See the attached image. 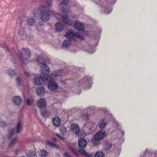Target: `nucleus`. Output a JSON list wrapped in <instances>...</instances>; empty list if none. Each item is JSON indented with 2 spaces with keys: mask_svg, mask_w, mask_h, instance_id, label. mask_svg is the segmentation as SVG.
Masks as SVG:
<instances>
[{
  "mask_svg": "<svg viewBox=\"0 0 157 157\" xmlns=\"http://www.w3.org/2000/svg\"><path fill=\"white\" fill-rule=\"evenodd\" d=\"M78 151L80 153L84 155L86 157H91V155L87 153L83 149H80L78 150Z\"/></svg>",
  "mask_w": 157,
  "mask_h": 157,
  "instance_id": "nucleus-26",
  "label": "nucleus"
},
{
  "mask_svg": "<svg viewBox=\"0 0 157 157\" xmlns=\"http://www.w3.org/2000/svg\"><path fill=\"white\" fill-rule=\"evenodd\" d=\"M39 9L40 11V18L43 21L47 22L50 19V16L53 15L59 20H61L66 25H71L73 23V21L69 19L67 15H59L55 12L50 10L46 6L41 5Z\"/></svg>",
  "mask_w": 157,
  "mask_h": 157,
  "instance_id": "nucleus-1",
  "label": "nucleus"
},
{
  "mask_svg": "<svg viewBox=\"0 0 157 157\" xmlns=\"http://www.w3.org/2000/svg\"><path fill=\"white\" fill-rule=\"evenodd\" d=\"M52 121L53 125L56 127H59L61 125V120L58 117H55L53 118Z\"/></svg>",
  "mask_w": 157,
  "mask_h": 157,
  "instance_id": "nucleus-12",
  "label": "nucleus"
},
{
  "mask_svg": "<svg viewBox=\"0 0 157 157\" xmlns=\"http://www.w3.org/2000/svg\"><path fill=\"white\" fill-rule=\"evenodd\" d=\"M74 27L78 30L83 31V34L84 35L86 34V32L83 31L84 29V26L82 23L76 21L74 23Z\"/></svg>",
  "mask_w": 157,
  "mask_h": 157,
  "instance_id": "nucleus-9",
  "label": "nucleus"
},
{
  "mask_svg": "<svg viewBox=\"0 0 157 157\" xmlns=\"http://www.w3.org/2000/svg\"><path fill=\"white\" fill-rule=\"evenodd\" d=\"M90 116L87 113L83 114L82 117V120L86 121V122L84 124V127L89 128L92 125V123L88 120Z\"/></svg>",
  "mask_w": 157,
  "mask_h": 157,
  "instance_id": "nucleus-8",
  "label": "nucleus"
},
{
  "mask_svg": "<svg viewBox=\"0 0 157 157\" xmlns=\"http://www.w3.org/2000/svg\"><path fill=\"white\" fill-rule=\"evenodd\" d=\"M16 80L17 84L18 86H20L21 85V78L19 77H17L16 78Z\"/></svg>",
  "mask_w": 157,
  "mask_h": 157,
  "instance_id": "nucleus-34",
  "label": "nucleus"
},
{
  "mask_svg": "<svg viewBox=\"0 0 157 157\" xmlns=\"http://www.w3.org/2000/svg\"><path fill=\"white\" fill-rule=\"evenodd\" d=\"M78 144L80 148L85 147L87 144L86 141L83 139H81L79 140Z\"/></svg>",
  "mask_w": 157,
  "mask_h": 157,
  "instance_id": "nucleus-17",
  "label": "nucleus"
},
{
  "mask_svg": "<svg viewBox=\"0 0 157 157\" xmlns=\"http://www.w3.org/2000/svg\"><path fill=\"white\" fill-rule=\"evenodd\" d=\"M67 38L69 40H72L75 38H78L82 40L84 39L82 35H81L78 33H75L72 30H70L66 35Z\"/></svg>",
  "mask_w": 157,
  "mask_h": 157,
  "instance_id": "nucleus-7",
  "label": "nucleus"
},
{
  "mask_svg": "<svg viewBox=\"0 0 157 157\" xmlns=\"http://www.w3.org/2000/svg\"><path fill=\"white\" fill-rule=\"evenodd\" d=\"M63 73V71L62 70H56L52 72V75L50 76L51 77H56L61 75Z\"/></svg>",
  "mask_w": 157,
  "mask_h": 157,
  "instance_id": "nucleus-16",
  "label": "nucleus"
},
{
  "mask_svg": "<svg viewBox=\"0 0 157 157\" xmlns=\"http://www.w3.org/2000/svg\"><path fill=\"white\" fill-rule=\"evenodd\" d=\"M7 75L11 77L14 76L15 75V71L11 68H10L7 70Z\"/></svg>",
  "mask_w": 157,
  "mask_h": 157,
  "instance_id": "nucleus-21",
  "label": "nucleus"
},
{
  "mask_svg": "<svg viewBox=\"0 0 157 157\" xmlns=\"http://www.w3.org/2000/svg\"><path fill=\"white\" fill-rule=\"evenodd\" d=\"M36 93L38 95L42 97L44 96L45 91L43 87H40L37 88Z\"/></svg>",
  "mask_w": 157,
  "mask_h": 157,
  "instance_id": "nucleus-13",
  "label": "nucleus"
},
{
  "mask_svg": "<svg viewBox=\"0 0 157 157\" xmlns=\"http://www.w3.org/2000/svg\"><path fill=\"white\" fill-rule=\"evenodd\" d=\"M95 52V50H94V49H93V50H92V51H91V52H89L90 53H93L94 52Z\"/></svg>",
  "mask_w": 157,
  "mask_h": 157,
  "instance_id": "nucleus-45",
  "label": "nucleus"
},
{
  "mask_svg": "<svg viewBox=\"0 0 157 157\" xmlns=\"http://www.w3.org/2000/svg\"><path fill=\"white\" fill-rule=\"evenodd\" d=\"M46 143L51 147H57L56 145L55 144L52 143V142L50 141H47Z\"/></svg>",
  "mask_w": 157,
  "mask_h": 157,
  "instance_id": "nucleus-32",
  "label": "nucleus"
},
{
  "mask_svg": "<svg viewBox=\"0 0 157 157\" xmlns=\"http://www.w3.org/2000/svg\"><path fill=\"white\" fill-rule=\"evenodd\" d=\"M71 131L76 135H78L80 132L79 126L76 124H73L71 126Z\"/></svg>",
  "mask_w": 157,
  "mask_h": 157,
  "instance_id": "nucleus-11",
  "label": "nucleus"
},
{
  "mask_svg": "<svg viewBox=\"0 0 157 157\" xmlns=\"http://www.w3.org/2000/svg\"><path fill=\"white\" fill-rule=\"evenodd\" d=\"M22 130V122L20 121H18L16 125L15 131L17 133H19L21 132Z\"/></svg>",
  "mask_w": 157,
  "mask_h": 157,
  "instance_id": "nucleus-15",
  "label": "nucleus"
},
{
  "mask_svg": "<svg viewBox=\"0 0 157 157\" xmlns=\"http://www.w3.org/2000/svg\"><path fill=\"white\" fill-rule=\"evenodd\" d=\"M56 135L58 138L62 140H64L65 139V138L59 134L56 133Z\"/></svg>",
  "mask_w": 157,
  "mask_h": 157,
  "instance_id": "nucleus-38",
  "label": "nucleus"
},
{
  "mask_svg": "<svg viewBox=\"0 0 157 157\" xmlns=\"http://www.w3.org/2000/svg\"><path fill=\"white\" fill-rule=\"evenodd\" d=\"M37 104L39 108L41 109L44 108L47 105L46 101L44 98L39 99L37 101Z\"/></svg>",
  "mask_w": 157,
  "mask_h": 157,
  "instance_id": "nucleus-10",
  "label": "nucleus"
},
{
  "mask_svg": "<svg viewBox=\"0 0 157 157\" xmlns=\"http://www.w3.org/2000/svg\"><path fill=\"white\" fill-rule=\"evenodd\" d=\"M41 113L42 116L44 117L48 116L50 115V112L46 109L42 110Z\"/></svg>",
  "mask_w": 157,
  "mask_h": 157,
  "instance_id": "nucleus-23",
  "label": "nucleus"
},
{
  "mask_svg": "<svg viewBox=\"0 0 157 157\" xmlns=\"http://www.w3.org/2000/svg\"><path fill=\"white\" fill-rule=\"evenodd\" d=\"M86 135V133L83 131V133H82V136H85Z\"/></svg>",
  "mask_w": 157,
  "mask_h": 157,
  "instance_id": "nucleus-46",
  "label": "nucleus"
},
{
  "mask_svg": "<svg viewBox=\"0 0 157 157\" xmlns=\"http://www.w3.org/2000/svg\"><path fill=\"white\" fill-rule=\"evenodd\" d=\"M14 132V129L13 128L10 130L9 132V137L10 138L13 134Z\"/></svg>",
  "mask_w": 157,
  "mask_h": 157,
  "instance_id": "nucleus-35",
  "label": "nucleus"
},
{
  "mask_svg": "<svg viewBox=\"0 0 157 157\" xmlns=\"http://www.w3.org/2000/svg\"><path fill=\"white\" fill-rule=\"evenodd\" d=\"M6 141L5 140L2 141V142L0 143V147L2 146L3 145H4Z\"/></svg>",
  "mask_w": 157,
  "mask_h": 157,
  "instance_id": "nucleus-42",
  "label": "nucleus"
},
{
  "mask_svg": "<svg viewBox=\"0 0 157 157\" xmlns=\"http://www.w3.org/2000/svg\"><path fill=\"white\" fill-rule=\"evenodd\" d=\"M38 62L42 64L40 67L41 75L39 77L36 76L34 78V83L36 85H39L44 84L45 81L48 80L47 79V75L49 72L48 67L45 63V59L42 56H40L38 59Z\"/></svg>",
  "mask_w": 157,
  "mask_h": 157,
  "instance_id": "nucleus-2",
  "label": "nucleus"
},
{
  "mask_svg": "<svg viewBox=\"0 0 157 157\" xmlns=\"http://www.w3.org/2000/svg\"><path fill=\"white\" fill-rule=\"evenodd\" d=\"M86 80L88 81V82L89 81H90L91 80V78L90 77H87L86 78Z\"/></svg>",
  "mask_w": 157,
  "mask_h": 157,
  "instance_id": "nucleus-43",
  "label": "nucleus"
},
{
  "mask_svg": "<svg viewBox=\"0 0 157 157\" xmlns=\"http://www.w3.org/2000/svg\"><path fill=\"white\" fill-rule=\"evenodd\" d=\"M17 137H15L11 140L9 144V147H13L15 146L17 143Z\"/></svg>",
  "mask_w": 157,
  "mask_h": 157,
  "instance_id": "nucleus-20",
  "label": "nucleus"
},
{
  "mask_svg": "<svg viewBox=\"0 0 157 157\" xmlns=\"http://www.w3.org/2000/svg\"><path fill=\"white\" fill-rule=\"evenodd\" d=\"M48 155V152L45 150L40 151V155L41 157H46Z\"/></svg>",
  "mask_w": 157,
  "mask_h": 157,
  "instance_id": "nucleus-22",
  "label": "nucleus"
},
{
  "mask_svg": "<svg viewBox=\"0 0 157 157\" xmlns=\"http://www.w3.org/2000/svg\"><path fill=\"white\" fill-rule=\"evenodd\" d=\"M13 103L16 105H19L22 102L21 98L18 96H16L13 97L12 98Z\"/></svg>",
  "mask_w": 157,
  "mask_h": 157,
  "instance_id": "nucleus-14",
  "label": "nucleus"
},
{
  "mask_svg": "<svg viewBox=\"0 0 157 157\" xmlns=\"http://www.w3.org/2000/svg\"><path fill=\"white\" fill-rule=\"evenodd\" d=\"M31 56V52L28 48H23L18 54L19 59L24 63L25 61H27Z\"/></svg>",
  "mask_w": 157,
  "mask_h": 157,
  "instance_id": "nucleus-3",
  "label": "nucleus"
},
{
  "mask_svg": "<svg viewBox=\"0 0 157 157\" xmlns=\"http://www.w3.org/2000/svg\"><path fill=\"white\" fill-rule=\"evenodd\" d=\"M120 132L121 133V135H124V132H123V131H122V130H121V131H120Z\"/></svg>",
  "mask_w": 157,
  "mask_h": 157,
  "instance_id": "nucleus-48",
  "label": "nucleus"
},
{
  "mask_svg": "<svg viewBox=\"0 0 157 157\" xmlns=\"http://www.w3.org/2000/svg\"><path fill=\"white\" fill-rule=\"evenodd\" d=\"M33 102V101L32 99L30 100L29 99H27V103L29 106L31 105Z\"/></svg>",
  "mask_w": 157,
  "mask_h": 157,
  "instance_id": "nucleus-37",
  "label": "nucleus"
},
{
  "mask_svg": "<svg viewBox=\"0 0 157 157\" xmlns=\"http://www.w3.org/2000/svg\"><path fill=\"white\" fill-rule=\"evenodd\" d=\"M19 33L20 35H23L25 33V31L24 30L21 29L19 30Z\"/></svg>",
  "mask_w": 157,
  "mask_h": 157,
  "instance_id": "nucleus-40",
  "label": "nucleus"
},
{
  "mask_svg": "<svg viewBox=\"0 0 157 157\" xmlns=\"http://www.w3.org/2000/svg\"><path fill=\"white\" fill-rule=\"evenodd\" d=\"M40 9L38 8H35L33 10V14L34 16L36 17L38 16L39 10Z\"/></svg>",
  "mask_w": 157,
  "mask_h": 157,
  "instance_id": "nucleus-27",
  "label": "nucleus"
},
{
  "mask_svg": "<svg viewBox=\"0 0 157 157\" xmlns=\"http://www.w3.org/2000/svg\"><path fill=\"white\" fill-rule=\"evenodd\" d=\"M27 155L28 157H33L36 154L34 151H30Z\"/></svg>",
  "mask_w": 157,
  "mask_h": 157,
  "instance_id": "nucleus-29",
  "label": "nucleus"
},
{
  "mask_svg": "<svg viewBox=\"0 0 157 157\" xmlns=\"http://www.w3.org/2000/svg\"><path fill=\"white\" fill-rule=\"evenodd\" d=\"M69 149L76 156H78V154L77 152L72 147H69Z\"/></svg>",
  "mask_w": 157,
  "mask_h": 157,
  "instance_id": "nucleus-31",
  "label": "nucleus"
},
{
  "mask_svg": "<svg viewBox=\"0 0 157 157\" xmlns=\"http://www.w3.org/2000/svg\"><path fill=\"white\" fill-rule=\"evenodd\" d=\"M24 73L26 76L28 77H29L30 74L28 72L26 71H25Z\"/></svg>",
  "mask_w": 157,
  "mask_h": 157,
  "instance_id": "nucleus-41",
  "label": "nucleus"
},
{
  "mask_svg": "<svg viewBox=\"0 0 157 157\" xmlns=\"http://www.w3.org/2000/svg\"><path fill=\"white\" fill-rule=\"evenodd\" d=\"M105 136V131H99L94 135V139L92 140L93 144L94 145L98 144L100 141L103 139Z\"/></svg>",
  "mask_w": 157,
  "mask_h": 157,
  "instance_id": "nucleus-4",
  "label": "nucleus"
},
{
  "mask_svg": "<svg viewBox=\"0 0 157 157\" xmlns=\"http://www.w3.org/2000/svg\"><path fill=\"white\" fill-rule=\"evenodd\" d=\"M18 152V150L17 149L16 150L14 151V153L15 154H17Z\"/></svg>",
  "mask_w": 157,
  "mask_h": 157,
  "instance_id": "nucleus-44",
  "label": "nucleus"
},
{
  "mask_svg": "<svg viewBox=\"0 0 157 157\" xmlns=\"http://www.w3.org/2000/svg\"><path fill=\"white\" fill-rule=\"evenodd\" d=\"M71 43L69 40H65L63 42V46L66 47H68L71 45Z\"/></svg>",
  "mask_w": 157,
  "mask_h": 157,
  "instance_id": "nucleus-25",
  "label": "nucleus"
},
{
  "mask_svg": "<svg viewBox=\"0 0 157 157\" xmlns=\"http://www.w3.org/2000/svg\"><path fill=\"white\" fill-rule=\"evenodd\" d=\"M52 140V141H56V139L55 138H53Z\"/></svg>",
  "mask_w": 157,
  "mask_h": 157,
  "instance_id": "nucleus-49",
  "label": "nucleus"
},
{
  "mask_svg": "<svg viewBox=\"0 0 157 157\" xmlns=\"http://www.w3.org/2000/svg\"><path fill=\"white\" fill-rule=\"evenodd\" d=\"M105 146H106L105 148L107 150H109L112 146L111 144L109 142H106L105 143Z\"/></svg>",
  "mask_w": 157,
  "mask_h": 157,
  "instance_id": "nucleus-33",
  "label": "nucleus"
},
{
  "mask_svg": "<svg viewBox=\"0 0 157 157\" xmlns=\"http://www.w3.org/2000/svg\"><path fill=\"white\" fill-rule=\"evenodd\" d=\"M47 80L48 81L47 85L48 89L50 91H54L58 89L59 88V85L55 81L52 80L50 77H48Z\"/></svg>",
  "mask_w": 157,
  "mask_h": 157,
  "instance_id": "nucleus-6",
  "label": "nucleus"
},
{
  "mask_svg": "<svg viewBox=\"0 0 157 157\" xmlns=\"http://www.w3.org/2000/svg\"><path fill=\"white\" fill-rule=\"evenodd\" d=\"M95 157H104V155L102 152L98 151L95 154Z\"/></svg>",
  "mask_w": 157,
  "mask_h": 157,
  "instance_id": "nucleus-28",
  "label": "nucleus"
},
{
  "mask_svg": "<svg viewBox=\"0 0 157 157\" xmlns=\"http://www.w3.org/2000/svg\"><path fill=\"white\" fill-rule=\"evenodd\" d=\"M46 2L48 6H51L52 5V0H47Z\"/></svg>",
  "mask_w": 157,
  "mask_h": 157,
  "instance_id": "nucleus-36",
  "label": "nucleus"
},
{
  "mask_svg": "<svg viewBox=\"0 0 157 157\" xmlns=\"http://www.w3.org/2000/svg\"><path fill=\"white\" fill-rule=\"evenodd\" d=\"M60 131L61 133L63 135L65 134L67 132L66 128L63 127H60Z\"/></svg>",
  "mask_w": 157,
  "mask_h": 157,
  "instance_id": "nucleus-30",
  "label": "nucleus"
},
{
  "mask_svg": "<svg viewBox=\"0 0 157 157\" xmlns=\"http://www.w3.org/2000/svg\"><path fill=\"white\" fill-rule=\"evenodd\" d=\"M6 125V123L3 121H0V126L1 127H3Z\"/></svg>",
  "mask_w": 157,
  "mask_h": 157,
  "instance_id": "nucleus-39",
  "label": "nucleus"
},
{
  "mask_svg": "<svg viewBox=\"0 0 157 157\" xmlns=\"http://www.w3.org/2000/svg\"><path fill=\"white\" fill-rule=\"evenodd\" d=\"M107 124L106 120L105 119H102L100 120L98 124L99 126L101 128H104Z\"/></svg>",
  "mask_w": 157,
  "mask_h": 157,
  "instance_id": "nucleus-18",
  "label": "nucleus"
},
{
  "mask_svg": "<svg viewBox=\"0 0 157 157\" xmlns=\"http://www.w3.org/2000/svg\"><path fill=\"white\" fill-rule=\"evenodd\" d=\"M56 30L58 32L62 31L63 29V26L60 22H57L55 25Z\"/></svg>",
  "mask_w": 157,
  "mask_h": 157,
  "instance_id": "nucleus-19",
  "label": "nucleus"
},
{
  "mask_svg": "<svg viewBox=\"0 0 157 157\" xmlns=\"http://www.w3.org/2000/svg\"><path fill=\"white\" fill-rule=\"evenodd\" d=\"M27 23L29 25L32 26L35 24V22L34 19L29 18L27 20Z\"/></svg>",
  "mask_w": 157,
  "mask_h": 157,
  "instance_id": "nucleus-24",
  "label": "nucleus"
},
{
  "mask_svg": "<svg viewBox=\"0 0 157 157\" xmlns=\"http://www.w3.org/2000/svg\"><path fill=\"white\" fill-rule=\"evenodd\" d=\"M111 11V10H110L109 11V12H107V11H105V13H109Z\"/></svg>",
  "mask_w": 157,
  "mask_h": 157,
  "instance_id": "nucleus-47",
  "label": "nucleus"
},
{
  "mask_svg": "<svg viewBox=\"0 0 157 157\" xmlns=\"http://www.w3.org/2000/svg\"><path fill=\"white\" fill-rule=\"evenodd\" d=\"M69 0H62V2L58 6V8L63 13V15H66L69 11V8L67 6V3Z\"/></svg>",
  "mask_w": 157,
  "mask_h": 157,
  "instance_id": "nucleus-5",
  "label": "nucleus"
}]
</instances>
